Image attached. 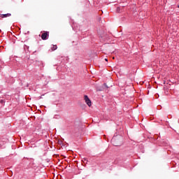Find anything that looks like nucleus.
I'll use <instances>...</instances> for the list:
<instances>
[{
	"mask_svg": "<svg viewBox=\"0 0 179 179\" xmlns=\"http://www.w3.org/2000/svg\"><path fill=\"white\" fill-rule=\"evenodd\" d=\"M103 86H104V87H106V89H108V86H107V84L105 83V84L103 85Z\"/></svg>",
	"mask_w": 179,
	"mask_h": 179,
	"instance_id": "nucleus-6",
	"label": "nucleus"
},
{
	"mask_svg": "<svg viewBox=\"0 0 179 179\" xmlns=\"http://www.w3.org/2000/svg\"><path fill=\"white\" fill-rule=\"evenodd\" d=\"M10 16H12L11 13H7V14H1L0 18L3 19L4 17H9Z\"/></svg>",
	"mask_w": 179,
	"mask_h": 179,
	"instance_id": "nucleus-4",
	"label": "nucleus"
},
{
	"mask_svg": "<svg viewBox=\"0 0 179 179\" xmlns=\"http://www.w3.org/2000/svg\"><path fill=\"white\" fill-rule=\"evenodd\" d=\"M113 59H115V57H113Z\"/></svg>",
	"mask_w": 179,
	"mask_h": 179,
	"instance_id": "nucleus-10",
	"label": "nucleus"
},
{
	"mask_svg": "<svg viewBox=\"0 0 179 179\" xmlns=\"http://www.w3.org/2000/svg\"><path fill=\"white\" fill-rule=\"evenodd\" d=\"M112 143L114 146H120L121 141H118V138H117V137H114L112 139Z\"/></svg>",
	"mask_w": 179,
	"mask_h": 179,
	"instance_id": "nucleus-1",
	"label": "nucleus"
},
{
	"mask_svg": "<svg viewBox=\"0 0 179 179\" xmlns=\"http://www.w3.org/2000/svg\"><path fill=\"white\" fill-rule=\"evenodd\" d=\"M84 161H85V162L87 161V159L84 158Z\"/></svg>",
	"mask_w": 179,
	"mask_h": 179,
	"instance_id": "nucleus-8",
	"label": "nucleus"
},
{
	"mask_svg": "<svg viewBox=\"0 0 179 179\" xmlns=\"http://www.w3.org/2000/svg\"><path fill=\"white\" fill-rule=\"evenodd\" d=\"M117 12H120V7L117 8Z\"/></svg>",
	"mask_w": 179,
	"mask_h": 179,
	"instance_id": "nucleus-7",
	"label": "nucleus"
},
{
	"mask_svg": "<svg viewBox=\"0 0 179 179\" xmlns=\"http://www.w3.org/2000/svg\"><path fill=\"white\" fill-rule=\"evenodd\" d=\"M47 37H48V32H44L43 34H42L41 35V38L42 40H47Z\"/></svg>",
	"mask_w": 179,
	"mask_h": 179,
	"instance_id": "nucleus-3",
	"label": "nucleus"
},
{
	"mask_svg": "<svg viewBox=\"0 0 179 179\" xmlns=\"http://www.w3.org/2000/svg\"><path fill=\"white\" fill-rule=\"evenodd\" d=\"M105 61H106V62H107V61H108V59H105Z\"/></svg>",
	"mask_w": 179,
	"mask_h": 179,
	"instance_id": "nucleus-9",
	"label": "nucleus"
},
{
	"mask_svg": "<svg viewBox=\"0 0 179 179\" xmlns=\"http://www.w3.org/2000/svg\"><path fill=\"white\" fill-rule=\"evenodd\" d=\"M84 100L89 107L92 106V101H90V99H89V96H87V95L84 96Z\"/></svg>",
	"mask_w": 179,
	"mask_h": 179,
	"instance_id": "nucleus-2",
	"label": "nucleus"
},
{
	"mask_svg": "<svg viewBox=\"0 0 179 179\" xmlns=\"http://www.w3.org/2000/svg\"><path fill=\"white\" fill-rule=\"evenodd\" d=\"M178 8H179V5L178 6Z\"/></svg>",
	"mask_w": 179,
	"mask_h": 179,
	"instance_id": "nucleus-11",
	"label": "nucleus"
},
{
	"mask_svg": "<svg viewBox=\"0 0 179 179\" xmlns=\"http://www.w3.org/2000/svg\"><path fill=\"white\" fill-rule=\"evenodd\" d=\"M57 48H58L57 45H53L52 47L51 48V50H52V51H55V50H57Z\"/></svg>",
	"mask_w": 179,
	"mask_h": 179,
	"instance_id": "nucleus-5",
	"label": "nucleus"
}]
</instances>
